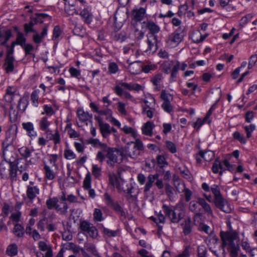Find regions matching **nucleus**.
Listing matches in <instances>:
<instances>
[{
  "label": "nucleus",
  "mask_w": 257,
  "mask_h": 257,
  "mask_svg": "<svg viewBox=\"0 0 257 257\" xmlns=\"http://www.w3.org/2000/svg\"><path fill=\"white\" fill-rule=\"evenodd\" d=\"M220 237L222 241V246L224 247L227 246L230 257H237L239 246L234 241L237 238L238 234L236 232L221 231Z\"/></svg>",
  "instance_id": "obj_1"
},
{
  "label": "nucleus",
  "mask_w": 257,
  "mask_h": 257,
  "mask_svg": "<svg viewBox=\"0 0 257 257\" xmlns=\"http://www.w3.org/2000/svg\"><path fill=\"white\" fill-rule=\"evenodd\" d=\"M162 209L164 213L173 223H178L185 216L184 211L180 208L171 207L166 204H163Z\"/></svg>",
  "instance_id": "obj_2"
},
{
  "label": "nucleus",
  "mask_w": 257,
  "mask_h": 257,
  "mask_svg": "<svg viewBox=\"0 0 257 257\" xmlns=\"http://www.w3.org/2000/svg\"><path fill=\"white\" fill-rule=\"evenodd\" d=\"M211 190L214 196V202L216 206L226 213H230L231 208L227 201L222 197L218 186L214 185L211 187Z\"/></svg>",
  "instance_id": "obj_3"
},
{
  "label": "nucleus",
  "mask_w": 257,
  "mask_h": 257,
  "mask_svg": "<svg viewBox=\"0 0 257 257\" xmlns=\"http://www.w3.org/2000/svg\"><path fill=\"white\" fill-rule=\"evenodd\" d=\"M127 89L130 91L135 90L139 92L142 89V86L135 83H125L122 81L119 82L113 88L114 93L119 96H122L123 90Z\"/></svg>",
  "instance_id": "obj_4"
},
{
  "label": "nucleus",
  "mask_w": 257,
  "mask_h": 257,
  "mask_svg": "<svg viewBox=\"0 0 257 257\" xmlns=\"http://www.w3.org/2000/svg\"><path fill=\"white\" fill-rule=\"evenodd\" d=\"M134 145L131 147L127 146L125 148V152L129 157L136 159L140 154V151L144 150V145L142 142L139 139L136 140L135 142H132Z\"/></svg>",
  "instance_id": "obj_5"
},
{
  "label": "nucleus",
  "mask_w": 257,
  "mask_h": 257,
  "mask_svg": "<svg viewBox=\"0 0 257 257\" xmlns=\"http://www.w3.org/2000/svg\"><path fill=\"white\" fill-rule=\"evenodd\" d=\"M104 199L106 204L111 207L113 210L121 217L125 218V213L122 207L117 202H114L110 196L107 193L104 194Z\"/></svg>",
  "instance_id": "obj_6"
},
{
  "label": "nucleus",
  "mask_w": 257,
  "mask_h": 257,
  "mask_svg": "<svg viewBox=\"0 0 257 257\" xmlns=\"http://www.w3.org/2000/svg\"><path fill=\"white\" fill-rule=\"evenodd\" d=\"M119 155V150L115 148L109 149L105 153V158L107 159V164L111 167H114L115 163H118V157Z\"/></svg>",
  "instance_id": "obj_7"
},
{
  "label": "nucleus",
  "mask_w": 257,
  "mask_h": 257,
  "mask_svg": "<svg viewBox=\"0 0 257 257\" xmlns=\"http://www.w3.org/2000/svg\"><path fill=\"white\" fill-rule=\"evenodd\" d=\"M80 228L82 231L87 233L90 237L96 238L97 236L98 231L93 225L87 221L83 220L80 222Z\"/></svg>",
  "instance_id": "obj_8"
},
{
  "label": "nucleus",
  "mask_w": 257,
  "mask_h": 257,
  "mask_svg": "<svg viewBox=\"0 0 257 257\" xmlns=\"http://www.w3.org/2000/svg\"><path fill=\"white\" fill-rule=\"evenodd\" d=\"M4 98L7 102L12 103L16 98H20L19 95L16 92V88L12 86H8Z\"/></svg>",
  "instance_id": "obj_9"
},
{
  "label": "nucleus",
  "mask_w": 257,
  "mask_h": 257,
  "mask_svg": "<svg viewBox=\"0 0 257 257\" xmlns=\"http://www.w3.org/2000/svg\"><path fill=\"white\" fill-rule=\"evenodd\" d=\"M59 199V203L63 204V207L57 206L56 208V211L57 213L61 215H65L68 212V206L66 203L67 197H66L64 192H62V195H61Z\"/></svg>",
  "instance_id": "obj_10"
},
{
  "label": "nucleus",
  "mask_w": 257,
  "mask_h": 257,
  "mask_svg": "<svg viewBox=\"0 0 257 257\" xmlns=\"http://www.w3.org/2000/svg\"><path fill=\"white\" fill-rule=\"evenodd\" d=\"M127 62L129 63L127 69L132 74L137 75L142 72V65L140 61H136L131 63L129 60H127Z\"/></svg>",
  "instance_id": "obj_11"
},
{
  "label": "nucleus",
  "mask_w": 257,
  "mask_h": 257,
  "mask_svg": "<svg viewBox=\"0 0 257 257\" xmlns=\"http://www.w3.org/2000/svg\"><path fill=\"white\" fill-rule=\"evenodd\" d=\"M98 146L101 148V151H98L96 154V160L99 163H102L105 159V153L111 147H108L107 144L100 142Z\"/></svg>",
  "instance_id": "obj_12"
},
{
  "label": "nucleus",
  "mask_w": 257,
  "mask_h": 257,
  "mask_svg": "<svg viewBox=\"0 0 257 257\" xmlns=\"http://www.w3.org/2000/svg\"><path fill=\"white\" fill-rule=\"evenodd\" d=\"M174 65V61L173 60L171 61H165L163 62V63L161 65V67L162 68V71L167 74H168L170 73V80L172 81H175L176 78H172V68L173 65Z\"/></svg>",
  "instance_id": "obj_13"
},
{
  "label": "nucleus",
  "mask_w": 257,
  "mask_h": 257,
  "mask_svg": "<svg viewBox=\"0 0 257 257\" xmlns=\"http://www.w3.org/2000/svg\"><path fill=\"white\" fill-rule=\"evenodd\" d=\"M146 27L149 31L147 36H157V34L160 31V27L152 21L146 22Z\"/></svg>",
  "instance_id": "obj_14"
},
{
  "label": "nucleus",
  "mask_w": 257,
  "mask_h": 257,
  "mask_svg": "<svg viewBox=\"0 0 257 257\" xmlns=\"http://www.w3.org/2000/svg\"><path fill=\"white\" fill-rule=\"evenodd\" d=\"M187 64L185 62L180 63L178 60L174 61V65L172 68V78H176L179 70L185 71L187 67Z\"/></svg>",
  "instance_id": "obj_15"
},
{
  "label": "nucleus",
  "mask_w": 257,
  "mask_h": 257,
  "mask_svg": "<svg viewBox=\"0 0 257 257\" xmlns=\"http://www.w3.org/2000/svg\"><path fill=\"white\" fill-rule=\"evenodd\" d=\"M40 193V189L38 186H27L26 195L30 201L32 202Z\"/></svg>",
  "instance_id": "obj_16"
},
{
  "label": "nucleus",
  "mask_w": 257,
  "mask_h": 257,
  "mask_svg": "<svg viewBox=\"0 0 257 257\" xmlns=\"http://www.w3.org/2000/svg\"><path fill=\"white\" fill-rule=\"evenodd\" d=\"M159 175L158 174H149L147 179V182L144 187V192L145 193L149 192L150 189L153 187L155 181L157 178H158Z\"/></svg>",
  "instance_id": "obj_17"
},
{
  "label": "nucleus",
  "mask_w": 257,
  "mask_h": 257,
  "mask_svg": "<svg viewBox=\"0 0 257 257\" xmlns=\"http://www.w3.org/2000/svg\"><path fill=\"white\" fill-rule=\"evenodd\" d=\"M181 28H178L174 33L169 35L168 40L171 43H180L183 38V36L181 33Z\"/></svg>",
  "instance_id": "obj_18"
},
{
  "label": "nucleus",
  "mask_w": 257,
  "mask_h": 257,
  "mask_svg": "<svg viewBox=\"0 0 257 257\" xmlns=\"http://www.w3.org/2000/svg\"><path fill=\"white\" fill-rule=\"evenodd\" d=\"M13 162H15V166L18 169V171L21 173L27 170L28 164L27 163V160L19 158L15 159Z\"/></svg>",
  "instance_id": "obj_19"
},
{
  "label": "nucleus",
  "mask_w": 257,
  "mask_h": 257,
  "mask_svg": "<svg viewBox=\"0 0 257 257\" xmlns=\"http://www.w3.org/2000/svg\"><path fill=\"white\" fill-rule=\"evenodd\" d=\"M145 13L146 9L143 8L133 10L132 11L133 20L136 22L141 21L144 19Z\"/></svg>",
  "instance_id": "obj_20"
},
{
  "label": "nucleus",
  "mask_w": 257,
  "mask_h": 257,
  "mask_svg": "<svg viewBox=\"0 0 257 257\" xmlns=\"http://www.w3.org/2000/svg\"><path fill=\"white\" fill-rule=\"evenodd\" d=\"M48 32V27L45 26L43 28L42 32L41 34H39L36 31L33 35V41L36 44H40L43 39L47 36Z\"/></svg>",
  "instance_id": "obj_21"
},
{
  "label": "nucleus",
  "mask_w": 257,
  "mask_h": 257,
  "mask_svg": "<svg viewBox=\"0 0 257 257\" xmlns=\"http://www.w3.org/2000/svg\"><path fill=\"white\" fill-rule=\"evenodd\" d=\"M149 50L155 52L158 49V36H147Z\"/></svg>",
  "instance_id": "obj_22"
},
{
  "label": "nucleus",
  "mask_w": 257,
  "mask_h": 257,
  "mask_svg": "<svg viewBox=\"0 0 257 257\" xmlns=\"http://www.w3.org/2000/svg\"><path fill=\"white\" fill-rule=\"evenodd\" d=\"M38 247L42 251H46L43 257H52L53 251L51 247L47 244V243L43 241H40L38 242Z\"/></svg>",
  "instance_id": "obj_23"
},
{
  "label": "nucleus",
  "mask_w": 257,
  "mask_h": 257,
  "mask_svg": "<svg viewBox=\"0 0 257 257\" xmlns=\"http://www.w3.org/2000/svg\"><path fill=\"white\" fill-rule=\"evenodd\" d=\"M79 15L84 23L87 24H89L92 21V15L90 13V11L88 8H84L80 13Z\"/></svg>",
  "instance_id": "obj_24"
},
{
  "label": "nucleus",
  "mask_w": 257,
  "mask_h": 257,
  "mask_svg": "<svg viewBox=\"0 0 257 257\" xmlns=\"http://www.w3.org/2000/svg\"><path fill=\"white\" fill-rule=\"evenodd\" d=\"M12 31L11 30L2 31L0 29V43L1 45H6L7 42L12 37Z\"/></svg>",
  "instance_id": "obj_25"
},
{
  "label": "nucleus",
  "mask_w": 257,
  "mask_h": 257,
  "mask_svg": "<svg viewBox=\"0 0 257 257\" xmlns=\"http://www.w3.org/2000/svg\"><path fill=\"white\" fill-rule=\"evenodd\" d=\"M47 116L42 117L39 120V129L42 131H45L47 133L50 132L48 128L51 124V122L49 120Z\"/></svg>",
  "instance_id": "obj_26"
},
{
  "label": "nucleus",
  "mask_w": 257,
  "mask_h": 257,
  "mask_svg": "<svg viewBox=\"0 0 257 257\" xmlns=\"http://www.w3.org/2000/svg\"><path fill=\"white\" fill-rule=\"evenodd\" d=\"M212 170L214 173H218L221 176L225 169L223 168L221 162L218 159H216L213 164Z\"/></svg>",
  "instance_id": "obj_27"
},
{
  "label": "nucleus",
  "mask_w": 257,
  "mask_h": 257,
  "mask_svg": "<svg viewBox=\"0 0 257 257\" xmlns=\"http://www.w3.org/2000/svg\"><path fill=\"white\" fill-rule=\"evenodd\" d=\"M10 168L9 160L5 159L0 163V174L3 178H7V170Z\"/></svg>",
  "instance_id": "obj_28"
},
{
  "label": "nucleus",
  "mask_w": 257,
  "mask_h": 257,
  "mask_svg": "<svg viewBox=\"0 0 257 257\" xmlns=\"http://www.w3.org/2000/svg\"><path fill=\"white\" fill-rule=\"evenodd\" d=\"M77 116L80 121L85 122L92 118V114L85 112L82 108H78L77 111Z\"/></svg>",
  "instance_id": "obj_29"
},
{
  "label": "nucleus",
  "mask_w": 257,
  "mask_h": 257,
  "mask_svg": "<svg viewBox=\"0 0 257 257\" xmlns=\"http://www.w3.org/2000/svg\"><path fill=\"white\" fill-rule=\"evenodd\" d=\"M10 163V168L9 169V176L11 178V180L12 182H14L16 181L17 180V171L16 167L15 165V162H12L10 160H9Z\"/></svg>",
  "instance_id": "obj_30"
},
{
  "label": "nucleus",
  "mask_w": 257,
  "mask_h": 257,
  "mask_svg": "<svg viewBox=\"0 0 257 257\" xmlns=\"http://www.w3.org/2000/svg\"><path fill=\"white\" fill-rule=\"evenodd\" d=\"M14 57L6 58L4 67H5V69L7 73H10L13 71L14 69Z\"/></svg>",
  "instance_id": "obj_31"
},
{
  "label": "nucleus",
  "mask_w": 257,
  "mask_h": 257,
  "mask_svg": "<svg viewBox=\"0 0 257 257\" xmlns=\"http://www.w3.org/2000/svg\"><path fill=\"white\" fill-rule=\"evenodd\" d=\"M26 38L24 37L23 34L20 32H18L17 33V36L16 41L12 42L13 46H15L16 45H20L22 47L24 46L26 43Z\"/></svg>",
  "instance_id": "obj_32"
},
{
  "label": "nucleus",
  "mask_w": 257,
  "mask_h": 257,
  "mask_svg": "<svg viewBox=\"0 0 257 257\" xmlns=\"http://www.w3.org/2000/svg\"><path fill=\"white\" fill-rule=\"evenodd\" d=\"M154 124L152 122L148 121L142 127L143 133L147 136H151L152 135L153 128Z\"/></svg>",
  "instance_id": "obj_33"
},
{
  "label": "nucleus",
  "mask_w": 257,
  "mask_h": 257,
  "mask_svg": "<svg viewBox=\"0 0 257 257\" xmlns=\"http://www.w3.org/2000/svg\"><path fill=\"white\" fill-rule=\"evenodd\" d=\"M59 199L58 197H54L53 198H50L46 201V204L47 208L49 209H52L55 208L56 210V208L57 206H60L58 204Z\"/></svg>",
  "instance_id": "obj_34"
},
{
  "label": "nucleus",
  "mask_w": 257,
  "mask_h": 257,
  "mask_svg": "<svg viewBox=\"0 0 257 257\" xmlns=\"http://www.w3.org/2000/svg\"><path fill=\"white\" fill-rule=\"evenodd\" d=\"M100 133L104 138H107L110 134V125L108 123H104L99 126Z\"/></svg>",
  "instance_id": "obj_35"
},
{
  "label": "nucleus",
  "mask_w": 257,
  "mask_h": 257,
  "mask_svg": "<svg viewBox=\"0 0 257 257\" xmlns=\"http://www.w3.org/2000/svg\"><path fill=\"white\" fill-rule=\"evenodd\" d=\"M18 248L16 243L8 245L6 249V253L10 256H14L18 254Z\"/></svg>",
  "instance_id": "obj_36"
},
{
  "label": "nucleus",
  "mask_w": 257,
  "mask_h": 257,
  "mask_svg": "<svg viewBox=\"0 0 257 257\" xmlns=\"http://www.w3.org/2000/svg\"><path fill=\"white\" fill-rule=\"evenodd\" d=\"M197 202L198 204L202 206L204 211L209 214L212 213V210L210 205L206 202L204 198L198 197L197 198Z\"/></svg>",
  "instance_id": "obj_37"
},
{
  "label": "nucleus",
  "mask_w": 257,
  "mask_h": 257,
  "mask_svg": "<svg viewBox=\"0 0 257 257\" xmlns=\"http://www.w3.org/2000/svg\"><path fill=\"white\" fill-rule=\"evenodd\" d=\"M199 156L203 158L206 161H210L214 157V153L211 151H200L199 152Z\"/></svg>",
  "instance_id": "obj_38"
},
{
  "label": "nucleus",
  "mask_w": 257,
  "mask_h": 257,
  "mask_svg": "<svg viewBox=\"0 0 257 257\" xmlns=\"http://www.w3.org/2000/svg\"><path fill=\"white\" fill-rule=\"evenodd\" d=\"M191 219L190 217H188L185 219V223L183 225V232L185 235H187L190 233L192 231L191 229Z\"/></svg>",
  "instance_id": "obj_39"
},
{
  "label": "nucleus",
  "mask_w": 257,
  "mask_h": 257,
  "mask_svg": "<svg viewBox=\"0 0 257 257\" xmlns=\"http://www.w3.org/2000/svg\"><path fill=\"white\" fill-rule=\"evenodd\" d=\"M44 169L45 171V177L49 180H52L55 178V174L51 169L50 167L46 164H45Z\"/></svg>",
  "instance_id": "obj_40"
},
{
  "label": "nucleus",
  "mask_w": 257,
  "mask_h": 257,
  "mask_svg": "<svg viewBox=\"0 0 257 257\" xmlns=\"http://www.w3.org/2000/svg\"><path fill=\"white\" fill-rule=\"evenodd\" d=\"M156 160L158 165L161 169H163L168 165V162L166 158L163 155H159L157 156Z\"/></svg>",
  "instance_id": "obj_41"
},
{
  "label": "nucleus",
  "mask_w": 257,
  "mask_h": 257,
  "mask_svg": "<svg viewBox=\"0 0 257 257\" xmlns=\"http://www.w3.org/2000/svg\"><path fill=\"white\" fill-rule=\"evenodd\" d=\"M18 151L21 156L26 159L25 160H27V159L31 156V153L32 152V151H31L27 147H22L19 148Z\"/></svg>",
  "instance_id": "obj_42"
},
{
  "label": "nucleus",
  "mask_w": 257,
  "mask_h": 257,
  "mask_svg": "<svg viewBox=\"0 0 257 257\" xmlns=\"http://www.w3.org/2000/svg\"><path fill=\"white\" fill-rule=\"evenodd\" d=\"M35 24L36 23H34L33 19L31 18V21L28 23H26L24 25V31L26 34L30 32H36V30L33 28Z\"/></svg>",
  "instance_id": "obj_43"
},
{
  "label": "nucleus",
  "mask_w": 257,
  "mask_h": 257,
  "mask_svg": "<svg viewBox=\"0 0 257 257\" xmlns=\"http://www.w3.org/2000/svg\"><path fill=\"white\" fill-rule=\"evenodd\" d=\"M189 210L196 214H198L201 210V208L199 207V205L197 202L192 201L189 203Z\"/></svg>",
  "instance_id": "obj_44"
},
{
  "label": "nucleus",
  "mask_w": 257,
  "mask_h": 257,
  "mask_svg": "<svg viewBox=\"0 0 257 257\" xmlns=\"http://www.w3.org/2000/svg\"><path fill=\"white\" fill-rule=\"evenodd\" d=\"M14 233L19 237H22L24 234V228L20 224H16L14 228Z\"/></svg>",
  "instance_id": "obj_45"
},
{
  "label": "nucleus",
  "mask_w": 257,
  "mask_h": 257,
  "mask_svg": "<svg viewBox=\"0 0 257 257\" xmlns=\"http://www.w3.org/2000/svg\"><path fill=\"white\" fill-rule=\"evenodd\" d=\"M102 226L103 225H102ZM102 232L105 236L107 237H115L117 234L116 230H112L103 226H102Z\"/></svg>",
  "instance_id": "obj_46"
},
{
  "label": "nucleus",
  "mask_w": 257,
  "mask_h": 257,
  "mask_svg": "<svg viewBox=\"0 0 257 257\" xmlns=\"http://www.w3.org/2000/svg\"><path fill=\"white\" fill-rule=\"evenodd\" d=\"M48 17V15L44 14V13H40L36 14L35 17H31V19H33L34 23H36V24L37 23H42L43 22V19L45 18Z\"/></svg>",
  "instance_id": "obj_47"
},
{
  "label": "nucleus",
  "mask_w": 257,
  "mask_h": 257,
  "mask_svg": "<svg viewBox=\"0 0 257 257\" xmlns=\"http://www.w3.org/2000/svg\"><path fill=\"white\" fill-rule=\"evenodd\" d=\"M233 137L235 140L238 141L241 144H245L247 142L245 137L243 135H241L239 132H235L233 134Z\"/></svg>",
  "instance_id": "obj_48"
},
{
  "label": "nucleus",
  "mask_w": 257,
  "mask_h": 257,
  "mask_svg": "<svg viewBox=\"0 0 257 257\" xmlns=\"http://www.w3.org/2000/svg\"><path fill=\"white\" fill-rule=\"evenodd\" d=\"M165 192L170 200H171L174 195V189L169 183L165 184Z\"/></svg>",
  "instance_id": "obj_49"
},
{
  "label": "nucleus",
  "mask_w": 257,
  "mask_h": 257,
  "mask_svg": "<svg viewBox=\"0 0 257 257\" xmlns=\"http://www.w3.org/2000/svg\"><path fill=\"white\" fill-rule=\"evenodd\" d=\"M91 177L89 173H88L84 179L83 187L85 189H89L91 188Z\"/></svg>",
  "instance_id": "obj_50"
},
{
  "label": "nucleus",
  "mask_w": 257,
  "mask_h": 257,
  "mask_svg": "<svg viewBox=\"0 0 257 257\" xmlns=\"http://www.w3.org/2000/svg\"><path fill=\"white\" fill-rule=\"evenodd\" d=\"M109 181L113 187L115 186L117 189L119 188V181L115 175H109Z\"/></svg>",
  "instance_id": "obj_51"
},
{
  "label": "nucleus",
  "mask_w": 257,
  "mask_h": 257,
  "mask_svg": "<svg viewBox=\"0 0 257 257\" xmlns=\"http://www.w3.org/2000/svg\"><path fill=\"white\" fill-rule=\"evenodd\" d=\"M65 13L69 16H73L74 14L78 15L79 12L76 9L75 6H65Z\"/></svg>",
  "instance_id": "obj_52"
},
{
  "label": "nucleus",
  "mask_w": 257,
  "mask_h": 257,
  "mask_svg": "<svg viewBox=\"0 0 257 257\" xmlns=\"http://www.w3.org/2000/svg\"><path fill=\"white\" fill-rule=\"evenodd\" d=\"M206 36L202 35L199 32H198L192 36V40L196 43H199L204 40Z\"/></svg>",
  "instance_id": "obj_53"
},
{
  "label": "nucleus",
  "mask_w": 257,
  "mask_h": 257,
  "mask_svg": "<svg viewBox=\"0 0 257 257\" xmlns=\"http://www.w3.org/2000/svg\"><path fill=\"white\" fill-rule=\"evenodd\" d=\"M243 128L246 134V138L249 139L251 137V133L255 130L256 126L254 124H250L249 125L244 126Z\"/></svg>",
  "instance_id": "obj_54"
},
{
  "label": "nucleus",
  "mask_w": 257,
  "mask_h": 257,
  "mask_svg": "<svg viewBox=\"0 0 257 257\" xmlns=\"http://www.w3.org/2000/svg\"><path fill=\"white\" fill-rule=\"evenodd\" d=\"M73 33L75 35L83 37L85 35V31L81 26H76L73 30Z\"/></svg>",
  "instance_id": "obj_55"
},
{
  "label": "nucleus",
  "mask_w": 257,
  "mask_h": 257,
  "mask_svg": "<svg viewBox=\"0 0 257 257\" xmlns=\"http://www.w3.org/2000/svg\"><path fill=\"white\" fill-rule=\"evenodd\" d=\"M93 218L96 221H101L104 220L102 213L100 209L97 208L94 209Z\"/></svg>",
  "instance_id": "obj_56"
},
{
  "label": "nucleus",
  "mask_w": 257,
  "mask_h": 257,
  "mask_svg": "<svg viewBox=\"0 0 257 257\" xmlns=\"http://www.w3.org/2000/svg\"><path fill=\"white\" fill-rule=\"evenodd\" d=\"M27 103L24 98L19 99V103L17 106L18 110L21 112H24L26 108Z\"/></svg>",
  "instance_id": "obj_57"
},
{
  "label": "nucleus",
  "mask_w": 257,
  "mask_h": 257,
  "mask_svg": "<svg viewBox=\"0 0 257 257\" xmlns=\"http://www.w3.org/2000/svg\"><path fill=\"white\" fill-rule=\"evenodd\" d=\"M163 78L162 74L158 73L155 75L151 79V82L154 85L158 86L160 85Z\"/></svg>",
  "instance_id": "obj_58"
},
{
  "label": "nucleus",
  "mask_w": 257,
  "mask_h": 257,
  "mask_svg": "<svg viewBox=\"0 0 257 257\" xmlns=\"http://www.w3.org/2000/svg\"><path fill=\"white\" fill-rule=\"evenodd\" d=\"M44 111L41 113V114H47L48 116H51L54 113V111L50 105H44L43 106Z\"/></svg>",
  "instance_id": "obj_59"
},
{
  "label": "nucleus",
  "mask_w": 257,
  "mask_h": 257,
  "mask_svg": "<svg viewBox=\"0 0 257 257\" xmlns=\"http://www.w3.org/2000/svg\"><path fill=\"white\" fill-rule=\"evenodd\" d=\"M166 147L172 154H174L177 152L176 146L172 142L167 141L166 142Z\"/></svg>",
  "instance_id": "obj_60"
},
{
  "label": "nucleus",
  "mask_w": 257,
  "mask_h": 257,
  "mask_svg": "<svg viewBox=\"0 0 257 257\" xmlns=\"http://www.w3.org/2000/svg\"><path fill=\"white\" fill-rule=\"evenodd\" d=\"M22 48L24 50L26 56L32 54V52L34 49L33 45L31 44H26Z\"/></svg>",
  "instance_id": "obj_61"
},
{
  "label": "nucleus",
  "mask_w": 257,
  "mask_h": 257,
  "mask_svg": "<svg viewBox=\"0 0 257 257\" xmlns=\"http://www.w3.org/2000/svg\"><path fill=\"white\" fill-rule=\"evenodd\" d=\"M108 72L110 74H115L118 70V67L115 62H111L108 65Z\"/></svg>",
  "instance_id": "obj_62"
},
{
  "label": "nucleus",
  "mask_w": 257,
  "mask_h": 257,
  "mask_svg": "<svg viewBox=\"0 0 257 257\" xmlns=\"http://www.w3.org/2000/svg\"><path fill=\"white\" fill-rule=\"evenodd\" d=\"M64 157L67 160H71L75 159L76 156L74 152L69 149H66L64 153Z\"/></svg>",
  "instance_id": "obj_63"
},
{
  "label": "nucleus",
  "mask_w": 257,
  "mask_h": 257,
  "mask_svg": "<svg viewBox=\"0 0 257 257\" xmlns=\"http://www.w3.org/2000/svg\"><path fill=\"white\" fill-rule=\"evenodd\" d=\"M198 257H206L207 249L204 245H200L197 248Z\"/></svg>",
  "instance_id": "obj_64"
}]
</instances>
